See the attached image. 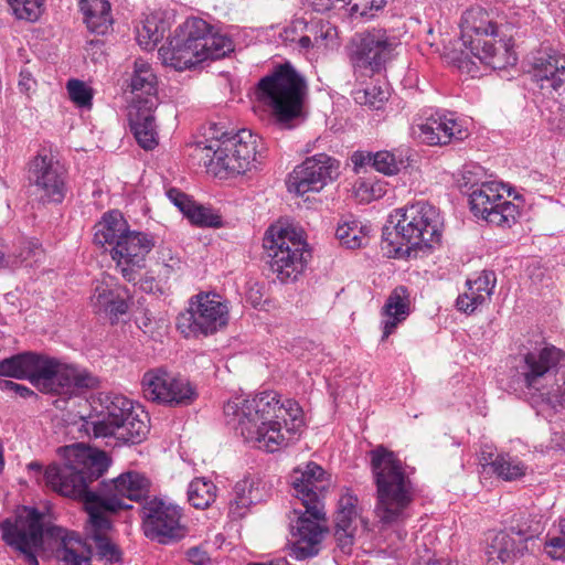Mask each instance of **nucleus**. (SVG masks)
<instances>
[{"instance_id":"17","label":"nucleus","mask_w":565,"mask_h":565,"mask_svg":"<svg viewBox=\"0 0 565 565\" xmlns=\"http://www.w3.org/2000/svg\"><path fill=\"white\" fill-rule=\"evenodd\" d=\"M141 526L146 537L160 544H169L185 535L181 524V509L160 498L146 500L140 510Z\"/></svg>"},{"instance_id":"62","label":"nucleus","mask_w":565,"mask_h":565,"mask_svg":"<svg viewBox=\"0 0 565 565\" xmlns=\"http://www.w3.org/2000/svg\"><path fill=\"white\" fill-rule=\"evenodd\" d=\"M373 152L371 151H355L351 156V161L355 170H359L365 166L372 167Z\"/></svg>"},{"instance_id":"4","label":"nucleus","mask_w":565,"mask_h":565,"mask_svg":"<svg viewBox=\"0 0 565 565\" xmlns=\"http://www.w3.org/2000/svg\"><path fill=\"white\" fill-rule=\"evenodd\" d=\"M61 462L49 465L44 471L47 487L56 493L84 502L98 492L93 483L108 470L111 460L106 451L83 444L58 448Z\"/></svg>"},{"instance_id":"64","label":"nucleus","mask_w":565,"mask_h":565,"mask_svg":"<svg viewBox=\"0 0 565 565\" xmlns=\"http://www.w3.org/2000/svg\"><path fill=\"white\" fill-rule=\"evenodd\" d=\"M34 84H35V82L32 78L30 72H28V71L20 72L19 87L22 92L31 90Z\"/></svg>"},{"instance_id":"60","label":"nucleus","mask_w":565,"mask_h":565,"mask_svg":"<svg viewBox=\"0 0 565 565\" xmlns=\"http://www.w3.org/2000/svg\"><path fill=\"white\" fill-rule=\"evenodd\" d=\"M41 252H42V249H41V247H40V245L38 244L36 241L22 239L20 242V250L18 253L17 252H13V253L15 255L23 254V256H24V258L22 259V263H23L29 257L36 256Z\"/></svg>"},{"instance_id":"57","label":"nucleus","mask_w":565,"mask_h":565,"mask_svg":"<svg viewBox=\"0 0 565 565\" xmlns=\"http://www.w3.org/2000/svg\"><path fill=\"white\" fill-rule=\"evenodd\" d=\"M23 254L15 255L11 253L9 246L0 237V268L15 267L22 264Z\"/></svg>"},{"instance_id":"52","label":"nucleus","mask_w":565,"mask_h":565,"mask_svg":"<svg viewBox=\"0 0 565 565\" xmlns=\"http://www.w3.org/2000/svg\"><path fill=\"white\" fill-rule=\"evenodd\" d=\"M466 286L467 290L460 294L456 300V308L459 311L470 315L475 312L479 306L483 305L487 299L484 298V295L473 290L471 285Z\"/></svg>"},{"instance_id":"56","label":"nucleus","mask_w":565,"mask_h":565,"mask_svg":"<svg viewBox=\"0 0 565 565\" xmlns=\"http://www.w3.org/2000/svg\"><path fill=\"white\" fill-rule=\"evenodd\" d=\"M169 200L183 213L184 216L190 212L194 201L180 190L172 188L167 192Z\"/></svg>"},{"instance_id":"5","label":"nucleus","mask_w":565,"mask_h":565,"mask_svg":"<svg viewBox=\"0 0 565 565\" xmlns=\"http://www.w3.org/2000/svg\"><path fill=\"white\" fill-rule=\"evenodd\" d=\"M392 230L383 228L381 249L390 258H409L413 252H430L440 243L443 221L439 210L426 201L396 209Z\"/></svg>"},{"instance_id":"37","label":"nucleus","mask_w":565,"mask_h":565,"mask_svg":"<svg viewBox=\"0 0 565 565\" xmlns=\"http://www.w3.org/2000/svg\"><path fill=\"white\" fill-rule=\"evenodd\" d=\"M525 550H527V545H524L512 533L504 529L503 531L497 532L491 537L487 554L491 559L508 563L522 555Z\"/></svg>"},{"instance_id":"30","label":"nucleus","mask_w":565,"mask_h":565,"mask_svg":"<svg viewBox=\"0 0 565 565\" xmlns=\"http://www.w3.org/2000/svg\"><path fill=\"white\" fill-rule=\"evenodd\" d=\"M130 90L134 94L131 105L158 107V81L151 65L142 58L134 62V72L130 78Z\"/></svg>"},{"instance_id":"23","label":"nucleus","mask_w":565,"mask_h":565,"mask_svg":"<svg viewBox=\"0 0 565 565\" xmlns=\"http://www.w3.org/2000/svg\"><path fill=\"white\" fill-rule=\"evenodd\" d=\"M419 138L429 146H446L454 141H462L469 136L467 128L454 114L435 111L418 125Z\"/></svg>"},{"instance_id":"48","label":"nucleus","mask_w":565,"mask_h":565,"mask_svg":"<svg viewBox=\"0 0 565 565\" xmlns=\"http://www.w3.org/2000/svg\"><path fill=\"white\" fill-rule=\"evenodd\" d=\"M159 259L162 262V270L160 271V275L166 279L181 273L183 260L179 253L172 250L170 247H162L160 249Z\"/></svg>"},{"instance_id":"6","label":"nucleus","mask_w":565,"mask_h":565,"mask_svg":"<svg viewBox=\"0 0 565 565\" xmlns=\"http://www.w3.org/2000/svg\"><path fill=\"white\" fill-rule=\"evenodd\" d=\"M510 388L526 390L552 408L565 406V352L555 345L527 351L514 359Z\"/></svg>"},{"instance_id":"24","label":"nucleus","mask_w":565,"mask_h":565,"mask_svg":"<svg viewBox=\"0 0 565 565\" xmlns=\"http://www.w3.org/2000/svg\"><path fill=\"white\" fill-rule=\"evenodd\" d=\"M530 74L542 90H565V54L555 50L540 51L533 57Z\"/></svg>"},{"instance_id":"21","label":"nucleus","mask_w":565,"mask_h":565,"mask_svg":"<svg viewBox=\"0 0 565 565\" xmlns=\"http://www.w3.org/2000/svg\"><path fill=\"white\" fill-rule=\"evenodd\" d=\"M154 247L151 235L130 231L110 248V255L116 268L128 282H135L140 271L146 267V256Z\"/></svg>"},{"instance_id":"39","label":"nucleus","mask_w":565,"mask_h":565,"mask_svg":"<svg viewBox=\"0 0 565 565\" xmlns=\"http://www.w3.org/2000/svg\"><path fill=\"white\" fill-rule=\"evenodd\" d=\"M216 498L215 484L206 478H195L188 488V500L195 509L209 508Z\"/></svg>"},{"instance_id":"16","label":"nucleus","mask_w":565,"mask_h":565,"mask_svg":"<svg viewBox=\"0 0 565 565\" xmlns=\"http://www.w3.org/2000/svg\"><path fill=\"white\" fill-rule=\"evenodd\" d=\"M228 322V308L216 294L200 292L191 297L189 307L177 318V328L185 338L217 332Z\"/></svg>"},{"instance_id":"36","label":"nucleus","mask_w":565,"mask_h":565,"mask_svg":"<svg viewBox=\"0 0 565 565\" xmlns=\"http://www.w3.org/2000/svg\"><path fill=\"white\" fill-rule=\"evenodd\" d=\"M79 9L90 32L107 33L113 24L110 3L107 0H79Z\"/></svg>"},{"instance_id":"55","label":"nucleus","mask_w":565,"mask_h":565,"mask_svg":"<svg viewBox=\"0 0 565 565\" xmlns=\"http://www.w3.org/2000/svg\"><path fill=\"white\" fill-rule=\"evenodd\" d=\"M561 534L550 539L545 543L546 553L554 559L563 557L562 553H557V550L565 552V519L559 522Z\"/></svg>"},{"instance_id":"26","label":"nucleus","mask_w":565,"mask_h":565,"mask_svg":"<svg viewBox=\"0 0 565 565\" xmlns=\"http://www.w3.org/2000/svg\"><path fill=\"white\" fill-rule=\"evenodd\" d=\"M270 495V488L258 477H245L237 481L230 501L228 516L233 521L245 518L252 505L265 502Z\"/></svg>"},{"instance_id":"18","label":"nucleus","mask_w":565,"mask_h":565,"mask_svg":"<svg viewBox=\"0 0 565 565\" xmlns=\"http://www.w3.org/2000/svg\"><path fill=\"white\" fill-rule=\"evenodd\" d=\"M29 181L43 204H60L67 193V171L52 154L40 152L29 164Z\"/></svg>"},{"instance_id":"44","label":"nucleus","mask_w":565,"mask_h":565,"mask_svg":"<svg viewBox=\"0 0 565 565\" xmlns=\"http://www.w3.org/2000/svg\"><path fill=\"white\" fill-rule=\"evenodd\" d=\"M189 221L196 226L220 227L222 225L221 216L211 209L199 205L195 202L186 214Z\"/></svg>"},{"instance_id":"8","label":"nucleus","mask_w":565,"mask_h":565,"mask_svg":"<svg viewBox=\"0 0 565 565\" xmlns=\"http://www.w3.org/2000/svg\"><path fill=\"white\" fill-rule=\"evenodd\" d=\"M461 40L479 64L490 70H503L516 63L511 38L481 8L467 10L461 17Z\"/></svg>"},{"instance_id":"15","label":"nucleus","mask_w":565,"mask_h":565,"mask_svg":"<svg viewBox=\"0 0 565 565\" xmlns=\"http://www.w3.org/2000/svg\"><path fill=\"white\" fill-rule=\"evenodd\" d=\"M481 171V167H467L462 172L460 186L469 193L471 213L489 224L511 227L520 215L519 206L501 194L499 183L473 180V175Z\"/></svg>"},{"instance_id":"45","label":"nucleus","mask_w":565,"mask_h":565,"mask_svg":"<svg viewBox=\"0 0 565 565\" xmlns=\"http://www.w3.org/2000/svg\"><path fill=\"white\" fill-rule=\"evenodd\" d=\"M66 88L71 100L81 108L89 109L93 102V89L83 81L70 79Z\"/></svg>"},{"instance_id":"50","label":"nucleus","mask_w":565,"mask_h":565,"mask_svg":"<svg viewBox=\"0 0 565 565\" xmlns=\"http://www.w3.org/2000/svg\"><path fill=\"white\" fill-rule=\"evenodd\" d=\"M315 31V45L317 49L328 50L338 45V31L337 28L330 23L319 22L316 24Z\"/></svg>"},{"instance_id":"19","label":"nucleus","mask_w":565,"mask_h":565,"mask_svg":"<svg viewBox=\"0 0 565 565\" xmlns=\"http://www.w3.org/2000/svg\"><path fill=\"white\" fill-rule=\"evenodd\" d=\"M143 396L169 406L190 405L198 397L195 387L183 377H175L163 369L147 371L142 376Z\"/></svg>"},{"instance_id":"43","label":"nucleus","mask_w":565,"mask_h":565,"mask_svg":"<svg viewBox=\"0 0 565 565\" xmlns=\"http://www.w3.org/2000/svg\"><path fill=\"white\" fill-rule=\"evenodd\" d=\"M7 2L17 19L35 22L44 11L45 0H7Z\"/></svg>"},{"instance_id":"20","label":"nucleus","mask_w":565,"mask_h":565,"mask_svg":"<svg viewBox=\"0 0 565 565\" xmlns=\"http://www.w3.org/2000/svg\"><path fill=\"white\" fill-rule=\"evenodd\" d=\"M339 161L327 153L309 157L289 174L288 190L297 195L319 192L339 177Z\"/></svg>"},{"instance_id":"22","label":"nucleus","mask_w":565,"mask_h":565,"mask_svg":"<svg viewBox=\"0 0 565 565\" xmlns=\"http://www.w3.org/2000/svg\"><path fill=\"white\" fill-rule=\"evenodd\" d=\"M46 363L52 374L44 376V383L57 394L79 396L99 386L98 377L85 367L50 356Z\"/></svg>"},{"instance_id":"29","label":"nucleus","mask_w":565,"mask_h":565,"mask_svg":"<svg viewBox=\"0 0 565 565\" xmlns=\"http://www.w3.org/2000/svg\"><path fill=\"white\" fill-rule=\"evenodd\" d=\"M358 497L349 491L343 493L338 502L334 518V539L337 546L344 554H350L355 541L358 516Z\"/></svg>"},{"instance_id":"58","label":"nucleus","mask_w":565,"mask_h":565,"mask_svg":"<svg viewBox=\"0 0 565 565\" xmlns=\"http://www.w3.org/2000/svg\"><path fill=\"white\" fill-rule=\"evenodd\" d=\"M458 70L471 77H479L482 75L480 66L477 61L472 60L469 55H462L456 60Z\"/></svg>"},{"instance_id":"38","label":"nucleus","mask_w":565,"mask_h":565,"mask_svg":"<svg viewBox=\"0 0 565 565\" xmlns=\"http://www.w3.org/2000/svg\"><path fill=\"white\" fill-rule=\"evenodd\" d=\"M505 529L526 545L530 540L537 537L543 532L544 526L540 518L519 512L511 516Z\"/></svg>"},{"instance_id":"51","label":"nucleus","mask_w":565,"mask_h":565,"mask_svg":"<svg viewBox=\"0 0 565 565\" xmlns=\"http://www.w3.org/2000/svg\"><path fill=\"white\" fill-rule=\"evenodd\" d=\"M353 97L358 104L374 109L381 108V105L387 99L386 92L375 86L366 89H356L353 93Z\"/></svg>"},{"instance_id":"47","label":"nucleus","mask_w":565,"mask_h":565,"mask_svg":"<svg viewBox=\"0 0 565 565\" xmlns=\"http://www.w3.org/2000/svg\"><path fill=\"white\" fill-rule=\"evenodd\" d=\"M94 542L97 551V555L102 559H106L108 563L121 562V551L113 543L106 535L100 533L94 534Z\"/></svg>"},{"instance_id":"12","label":"nucleus","mask_w":565,"mask_h":565,"mask_svg":"<svg viewBox=\"0 0 565 565\" xmlns=\"http://www.w3.org/2000/svg\"><path fill=\"white\" fill-rule=\"evenodd\" d=\"M260 137L248 129H242L234 135L223 132L221 137L213 135L205 146L198 145L206 160L205 164L214 167L215 174L224 172L228 175L243 174L250 169L258 149Z\"/></svg>"},{"instance_id":"53","label":"nucleus","mask_w":565,"mask_h":565,"mask_svg":"<svg viewBox=\"0 0 565 565\" xmlns=\"http://www.w3.org/2000/svg\"><path fill=\"white\" fill-rule=\"evenodd\" d=\"M385 3V0H350V13L352 17L373 18Z\"/></svg>"},{"instance_id":"31","label":"nucleus","mask_w":565,"mask_h":565,"mask_svg":"<svg viewBox=\"0 0 565 565\" xmlns=\"http://www.w3.org/2000/svg\"><path fill=\"white\" fill-rule=\"evenodd\" d=\"M84 510L88 514V522L92 527V537L94 539L95 533L105 535L106 532L111 530L113 524L109 518L106 515L107 512H118L120 510L130 509V504H122L114 498H108L98 489L93 495H89L84 502Z\"/></svg>"},{"instance_id":"25","label":"nucleus","mask_w":565,"mask_h":565,"mask_svg":"<svg viewBox=\"0 0 565 565\" xmlns=\"http://www.w3.org/2000/svg\"><path fill=\"white\" fill-rule=\"evenodd\" d=\"M47 359V355L31 351L14 354L0 361V376L44 381V376L52 374Z\"/></svg>"},{"instance_id":"11","label":"nucleus","mask_w":565,"mask_h":565,"mask_svg":"<svg viewBox=\"0 0 565 565\" xmlns=\"http://www.w3.org/2000/svg\"><path fill=\"white\" fill-rule=\"evenodd\" d=\"M306 90L305 77L289 62L276 66L257 85L258 98L271 107L277 121L286 128L300 116Z\"/></svg>"},{"instance_id":"59","label":"nucleus","mask_w":565,"mask_h":565,"mask_svg":"<svg viewBox=\"0 0 565 565\" xmlns=\"http://www.w3.org/2000/svg\"><path fill=\"white\" fill-rule=\"evenodd\" d=\"M185 555L193 565H206L211 561L207 552L200 546L189 548Z\"/></svg>"},{"instance_id":"49","label":"nucleus","mask_w":565,"mask_h":565,"mask_svg":"<svg viewBox=\"0 0 565 565\" xmlns=\"http://www.w3.org/2000/svg\"><path fill=\"white\" fill-rule=\"evenodd\" d=\"M162 38L163 32L158 30V26L153 21L147 20L141 29L137 30V41L146 51L153 50Z\"/></svg>"},{"instance_id":"61","label":"nucleus","mask_w":565,"mask_h":565,"mask_svg":"<svg viewBox=\"0 0 565 565\" xmlns=\"http://www.w3.org/2000/svg\"><path fill=\"white\" fill-rule=\"evenodd\" d=\"M497 460L498 455H494L490 447H486L480 451L479 462L484 469L488 468L491 473L494 471Z\"/></svg>"},{"instance_id":"35","label":"nucleus","mask_w":565,"mask_h":565,"mask_svg":"<svg viewBox=\"0 0 565 565\" xmlns=\"http://www.w3.org/2000/svg\"><path fill=\"white\" fill-rule=\"evenodd\" d=\"M129 232V226L122 214L117 210L109 211L95 225L94 242L97 245H108L111 248Z\"/></svg>"},{"instance_id":"2","label":"nucleus","mask_w":565,"mask_h":565,"mask_svg":"<svg viewBox=\"0 0 565 565\" xmlns=\"http://www.w3.org/2000/svg\"><path fill=\"white\" fill-rule=\"evenodd\" d=\"M324 470L316 462H308L302 470L296 468L290 475L294 495L299 499L305 511L294 510L296 520H291V533L296 537L289 555L303 561L318 555L320 544L327 532L323 503L319 493L324 489Z\"/></svg>"},{"instance_id":"63","label":"nucleus","mask_w":565,"mask_h":565,"mask_svg":"<svg viewBox=\"0 0 565 565\" xmlns=\"http://www.w3.org/2000/svg\"><path fill=\"white\" fill-rule=\"evenodd\" d=\"M134 284H138L139 288L147 294H156L157 291L160 290V287L156 279L150 276H145L139 279L137 278Z\"/></svg>"},{"instance_id":"13","label":"nucleus","mask_w":565,"mask_h":565,"mask_svg":"<svg viewBox=\"0 0 565 565\" xmlns=\"http://www.w3.org/2000/svg\"><path fill=\"white\" fill-rule=\"evenodd\" d=\"M270 269L281 282L294 281L303 271L311 253L302 231L270 226L263 238Z\"/></svg>"},{"instance_id":"1","label":"nucleus","mask_w":565,"mask_h":565,"mask_svg":"<svg viewBox=\"0 0 565 565\" xmlns=\"http://www.w3.org/2000/svg\"><path fill=\"white\" fill-rule=\"evenodd\" d=\"M370 468L376 489L375 514L382 527H398L396 536L402 542L407 531L401 529L412 515L415 487L396 454L384 446L369 452Z\"/></svg>"},{"instance_id":"34","label":"nucleus","mask_w":565,"mask_h":565,"mask_svg":"<svg viewBox=\"0 0 565 565\" xmlns=\"http://www.w3.org/2000/svg\"><path fill=\"white\" fill-rule=\"evenodd\" d=\"M157 107L131 105L128 114L130 130L138 145L145 150L158 146V132L153 113Z\"/></svg>"},{"instance_id":"14","label":"nucleus","mask_w":565,"mask_h":565,"mask_svg":"<svg viewBox=\"0 0 565 565\" xmlns=\"http://www.w3.org/2000/svg\"><path fill=\"white\" fill-rule=\"evenodd\" d=\"M401 45V39L394 31L372 28L355 33L347 46V53L356 76H372L386 70Z\"/></svg>"},{"instance_id":"27","label":"nucleus","mask_w":565,"mask_h":565,"mask_svg":"<svg viewBox=\"0 0 565 565\" xmlns=\"http://www.w3.org/2000/svg\"><path fill=\"white\" fill-rule=\"evenodd\" d=\"M150 480L137 471L124 472L109 482L102 481L98 489L108 498H114L122 504H128L125 500L141 501L149 500Z\"/></svg>"},{"instance_id":"28","label":"nucleus","mask_w":565,"mask_h":565,"mask_svg":"<svg viewBox=\"0 0 565 565\" xmlns=\"http://www.w3.org/2000/svg\"><path fill=\"white\" fill-rule=\"evenodd\" d=\"M129 289L114 279L98 282L90 296V303L97 313L118 318L128 310Z\"/></svg>"},{"instance_id":"33","label":"nucleus","mask_w":565,"mask_h":565,"mask_svg":"<svg viewBox=\"0 0 565 565\" xmlns=\"http://www.w3.org/2000/svg\"><path fill=\"white\" fill-rule=\"evenodd\" d=\"M381 313L384 318L382 340H386L411 313V294L407 287H395L388 295Z\"/></svg>"},{"instance_id":"41","label":"nucleus","mask_w":565,"mask_h":565,"mask_svg":"<svg viewBox=\"0 0 565 565\" xmlns=\"http://www.w3.org/2000/svg\"><path fill=\"white\" fill-rule=\"evenodd\" d=\"M494 466L495 468L492 473L504 481L521 479L527 470L526 465L522 460L509 454H498V460Z\"/></svg>"},{"instance_id":"10","label":"nucleus","mask_w":565,"mask_h":565,"mask_svg":"<svg viewBox=\"0 0 565 565\" xmlns=\"http://www.w3.org/2000/svg\"><path fill=\"white\" fill-rule=\"evenodd\" d=\"M2 541L23 555L28 565H39L38 553L44 550L55 536L62 534V526L50 522L47 515L36 508L23 505L13 519L0 522Z\"/></svg>"},{"instance_id":"7","label":"nucleus","mask_w":565,"mask_h":565,"mask_svg":"<svg viewBox=\"0 0 565 565\" xmlns=\"http://www.w3.org/2000/svg\"><path fill=\"white\" fill-rule=\"evenodd\" d=\"M233 51L232 40L213 33L212 26L200 18L188 19L167 45L159 49L164 65L177 71L194 67L206 60H218Z\"/></svg>"},{"instance_id":"32","label":"nucleus","mask_w":565,"mask_h":565,"mask_svg":"<svg viewBox=\"0 0 565 565\" xmlns=\"http://www.w3.org/2000/svg\"><path fill=\"white\" fill-rule=\"evenodd\" d=\"M52 545L62 565H90L92 547L75 532L62 527V534L54 537Z\"/></svg>"},{"instance_id":"54","label":"nucleus","mask_w":565,"mask_h":565,"mask_svg":"<svg viewBox=\"0 0 565 565\" xmlns=\"http://www.w3.org/2000/svg\"><path fill=\"white\" fill-rule=\"evenodd\" d=\"M497 277L494 271L492 270H482L478 276L473 279H467L466 285H471V288L481 295H484V298L490 299L493 289L495 287Z\"/></svg>"},{"instance_id":"40","label":"nucleus","mask_w":565,"mask_h":565,"mask_svg":"<svg viewBox=\"0 0 565 565\" xmlns=\"http://www.w3.org/2000/svg\"><path fill=\"white\" fill-rule=\"evenodd\" d=\"M335 236L347 248H360L367 244L369 237L365 227L358 221L343 222L338 225Z\"/></svg>"},{"instance_id":"3","label":"nucleus","mask_w":565,"mask_h":565,"mask_svg":"<svg viewBox=\"0 0 565 565\" xmlns=\"http://www.w3.org/2000/svg\"><path fill=\"white\" fill-rule=\"evenodd\" d=\"M279 409V394L274 391H264L252 397L236 396L223 406L226 425L244 441L268 452L288 445L281 429Z\"/></svg>"},{"instance_id":"46","label":"nucleus","mask_w":565,"mask_h":565,"mask_svg":"<svg viewBox=\"0 0 565 565\" xmlns=\"http://www.w3.org/2000/svg\"><path fill=\"white\" fill-rule=\"evenodd\" d=\"M279 406L281 407L278 411L279 419L284 418L285 415H288L291 419V427L286 428V433L289 434V437H287L289 440L303 426L302 411L298 403L292 399H287L285 403L279 401Z\"/></svg>"},{"instance_id":"42","label":"nucleus","mask_w":565,"mask_h":565,"mask_svg":"<svg viewBox=\"0 0 565 565\" xmlns=\"http://www.w3.org/2000/svg\"><path fill=\"white\" fill-rule=\"evenodd\" d=\"M372 168L383 174L394 175L405 168L404 154L401 150L373 152Z\"/></svg>"},{"instance_id":"9","label":"nucleus","mask_w":565,"mask_h":565,"mask_svg":"<svg viewBox=\"0 0 565 565\" xmlns=\"http://www.w3.org/2000/svg\"><path fill=\"white\" fill-rule=\"evenodd\" d=\"M99 408L94 406L95 416L86 422L95 437L114 436L127 444H140L150 431L148 413L131 399L119 394H102Z\"/></svg>"}]
</instances>
